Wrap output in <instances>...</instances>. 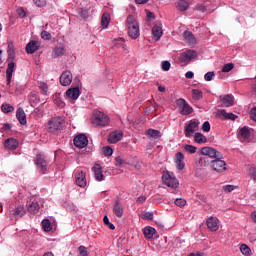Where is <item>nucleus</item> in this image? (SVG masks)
<instances>
[{"mask_svg": "<svg viewBox=\"0 0 256 256\" xmlns=\"http://www.w3.org/2000/svg\"><path fill=\"white\" fill-rule=\"evenodd\" d=\"M126 27L128 31V37L131 39H138L141 32L139 30V23L135 19V16L129 15L126 19Z\"/></svg>", "mask_w": 256, "mask_h": 256, "instance_id": "1", "label": "nucleus"}, {"mask_svg": "<svg viewBox=\"0 0 256 256\" xmlns=\"http://www.w3.org/2000/svg\"><path fill=\"white\" fill-rule=\"evenodd\" d=\"M93 125H96V127H105L109 125V116H107L105 113L101 111H94L93 113Z\"/></svg>", "mask_w": 256, "mask_h": 256, "instance_id": "2", "label": "nucleus"}, {"mask_svg": "<svg viewBox=\"0 0 256 256\" xmlns=\"http://www.w3.org/2000/svg\"><path fill=\"white\" fill-rule=\"evenodd\" d=\"M176 105L180 115H191V113H193V107H191V105H189L183 98L177 99Z\"/></svg>", "mask_w": 256, "mask_h": 256, "instance_id": "3", "label": "nucleus"}, {"mask_svg": "<svg viewBox=\"0 0 256 256\" xmlns=\"http://www.w3.org/2000/svg\"><path fill=\"white\" fill-rule=\"evenodd\" d=\"M65 120L61 117H55L48 121V131L50 133H55V131H59V129H63V125Z\"/></svg>", "mask_w": 256, "mask_h": 256, "instance_id": "4", "label": "nucleus"}, {"mask_svg": "<svg viewBox=\"0 0 256 256\" xmlns=\"http://www.w3.org/2000/svg\"><path fill=\"white\" fill-rule=\"evenodd\" d=\"M199 131V120L192 119L188 122L184 129L185 137H193V133Z\"/></svg>", "mask_w": 256, "mask_h": 256, "instance_id": "5", "label": "nucleus"}, {"mask_svg": "<svg viewBox=\"0 0 256 256\" xmlns=\"http://www.w3.org/2000/svg\"><path fill=\"white\" fill-rule=\"evenodd\" d=\"M201 155L205 157H210V159H223V154L215 148L203 147L201 149Z\"/></svg>", "mask_w": 256, "mask_h": 256, "instance_id": "6", "label": "nucleus"}, {"mask_svg": "<svg viewBox=\"0 0 256 256\" xmlns=\"http://www.w3.org/2000/svg\"><path fill=\"white\" fill-rule=\"evenodd\" d=\"M36 166L39 173H41L42 175H45V173H47L48 163L45 159V156H43L42 154L36 155Z\"/></svg>", "mask_w": 256, "mask_h": 256, "instance_id": "7", "label": "nucleus"}, {"mask_svg": "<svg viewBox=\"0 0 256 256\" xmlns=\"http://www.w3.org/2000/svg\"><path fill=\"white\" fill-rule=\"evenodd\" d=\"M162 179L167 187H171L172 189H177L179 187V180L169 174V172L163 174Z\"/></svg>", "mask_w": 256, "mask_h": 256, "instance_id": "8", "label": "nucleus"}, {"mask_svg": "<svg viewBox=\"0 0 256 256\" xmlns=\"http://www.w3.org/2000/svg\"><path fill=\"white\" fill-rule=\"evenodd\" d=\"M223 158H215V160H211L212 168L214 171L218 173H223V171H227V163L222 160Z\"/></svg>", "mask_w": 256, "mask_h": 256, "instance_id": "9", "label": "nucleus"}, {"mask_svg": "<svg viewBox=\"0 0 256 256\" xmlns=\"http://www.w3.org/2000/svg\"><path fill=\"white\" fill-rule=\"evenodd\" d=\"M197 57V52L195 50H186L179 56L180 63H189Z\"/></svg>", "mask_w": 256, "mask_h": 256, "instance_id": "10", "label": "nucleus"}, {"mask_svg": "<svg viewBox=\"0 0 256 256\" xmlns=\"http://www.w3.org/2000/svg\"><path fill=\"white\" fill-rule=\"evenodd\" d=\"M89 144V140L87 139V136L85 134H80L74 138V145L75 147H78V149H83L87 147Z\"/></svg>", "mask_w": 256, "mask_h": 256, "instance_id": "11", "label": "nucleus"}, {"mask_svg": "<svg viewBox=\"0 0 256 256\" xmlns=\"http://www.w3.org/2000/svg\"><path fill=\"white\" fill-rule=\"evenodd\" d=\"M73 81V74H71V71H64L60 76V84L63 85V87H69Z\"/></svg>", "mask_w": 256, "mask_h": 256, "instance_id": "12", "label": "nucleus"}, {"mask_svg": "<svg viewBox=\"0 0 256 256\" xmlns=\"http://www.w3.org/2000/svg\"><path fill=\"white\" fill-rule=\"evenodd\" d=\"M163 37V28H161V22H157L152 28V39L159 41Z\"/></svg>", "mask_w": 256, "mask_h": 256, "instance_id": "13", "label": "nucleus"}, {"mask_svg": "<svg viewBox=\"0 0 256 256\" xmlns=\"http://www.w3.org/2000/svg\"><path fill=\"white\" fill-rule=\"evenodd\" d=\"M75 181H76V185H78V187H87V178L85 176V172L78 171L75 174Z\"/></svg>", "mask_w": 256, "mask_h": 256, "instance_id": "14", "label": "nucleus"}, {"mask_svg": "<svg viewBox=\"0 0 256 256\" xmlns=\"http://www.w3.org/2000/svg\"><path fill=\"white\" fill-rule=\"evenodd\" d=\"M217 115L220 119H222V121H235V119L238 117L233 113H227L226 110H219Z\"/></svg>", "mask_w": 256, "mask_h": 256, "instance_id": "15", "label": "nucleus"}, {"mask_svg": "<svg viewBox=\"0 0 256 256\" xmlns=\"http://www.w3.org/2000/svg\"><path fill=\"white\" fill-rule=\"evenodd\" d=\"M221 103V107H233L235 105V97L231 94L224 95Z\"/></svg>", "mask_w": 256, "mask_h": 256, "instance_id": "16", "label": "nucleus"}, {"mask_svg": "<svg viewBox=\"0 0 256 256\" xmlns=\"http://www.w3.org/2000/svg\"><path fill=\"white\" fill-rule=\"evenodd\" d=\"M206 225L210 231H217L219 229V219L211 216L207 219Z\"/></svg>", "mask_w": 256, "mask_h": 256, "instance_id": "17", "label": "nucleus"}, {"mask_svg": "<svg viewBox=\"0 0 256 256\" xmlns=\"http://www.w3.org/2000/svg\"><path fill=\"white\" fill-rule=\"evenodd\" d=\"M92 171H94V177L96 181H103L105 179V176L103 175V167H101V164H95L92 168Z\"/></svg>", "mask_w": 256, "mask_h": 256, "instance_id": "18", "label": "nucleus"}, {"mask_svg": "<svg viewBox=\"0 0 256 256\" xmlns=\"http://www.w3.org/2000/svg\"><path fill=\"white\" fill-rule=\"evenodd\" d=\"M79 95H81L79 87L70 88L66 91V97H68V99H72L73 101H77V99H79Z\"/></svg>", "mask_w": 256, "mask_h": 256, "instance_id": "19", "label": "nucleus"}, {"mask_svg": "<svg viewBox=\"0 0 256 256\" xmlns=\"http://www.w3.org/2000/svg\"><path fill=\"white\" fill-rule=\"evenodd\" d=\"M113 213L116 215V217H123V204H121V201L119 199H116L114 205H113Z\"/></svg>", "mask_w": 256, "mask_h": 256, "instance_id": "20", "label": "nucleus"}, {"mask_svg": "<svg viewBox=\"0 0 256 256\" xmlns=\"http://www.w3.org/2000/svg\"><path fill=\"white\" fill-rule=\"evenodd\" d=\"M4 146L10 151H15V149L19 147V141H17V139L15 138H8L7 140H5Z\"/></svg>", "mask_w": 256, "mask_h": 256, "instance_id": "21", "label": "nucleus"}, {"mask_svg": "<svg viewBox=\"0 0 256 256\" xmlns=\"http://www.w3.org/2000/svg\"><path fill=\"white\" fill-rule=\"evenodd\" d=\"M27 211L25 210V207L23 206H18L15 208L14 212L10 214V219H19L25 215Z\"/></svg>", "mask_w": 256, "mask_h": 256, "instance_id": "22", "label": "nucleus"}, {"mask_svg": "<svg viewBox=\"0 0 256 256\" xmlns=\"http://www.w3.org/2000/svg\"><path fill=\"white\" fill-rule=\"evenodd\" d=\"M25 49H26V53H28V55H33V53H35V51H37L39 49V42L32 40L26 45Z\"/></svg>", "mask_w": 256, "mask_h": 256, "instance_id": "23", "label": "nucleus"}, {"mask_svg": "<svg viewBox=\"0 0 256 256\" xmlns=\"http://www.w3.org/2000/svg\"><path fill=\"white\" fill-rule=\"evenodd\" d=\"M16 118L18 119L20 125H27V115L23 108H18L16 111Z\"/></svg>", "mask_w": 256, "mask_h": 256, "instance_id": "24", "label": "nucleus"}, {"mask_svg": "<svg viewBox=\"0 0 256 256\" xmlns=\"http://www.w3.org/2000/svg\"><path fill=\"white\" fill-rule=\"evenodd\" d=\"M15 71V62H9L6 69V79L7 85H11V79L13 77V72Z\"/></svg>", "mask_w": 256, "mask_h": 256, "instance_id": "25", "label": "nucleus"}, {"mask_svg": "<svg viewBox=\"0 0 256 256\" xmlns=\"http://www.w3.org/2000/svg\"><path fill=\"white\" fill-rule=\"evenodd\" d=\"M121 139H123V131L112 132L108 137L110 143H118Z\"/></svg>", "mask_w": 256, "mask_h": 256, "instance_id": "26", "label": "nucleus"}, {"mask_svg": "<svg viewBox=\"0 0 256 256\" xmlns=\"http://www.w3.org/2000/svg\"><path fill=\"white\" fill-rule=\"evenodd\" d=\"M183 37L186 41V43H189L190 45H195L196 43V39H195V35H193V32L191 31H184L183 33Z\"/></svg>", "mask_w": 256, "mask_h": 256, "instance_id": "27", "label": "nucleus"}, {"mask_svg": "<svg viewBox=\"0 0 256 256\" xmlns=\"http://www.w3.org/2000/svg\"><path fill=\"white\" fill-rule=\"evenodd\" d=\"M148 139H159L161 137V131L155 129H148L146 131Z\"/></svg>", "mask_w": 256, "mask_h": 256, "instance_id": "28", "label": "nucleus"}, {"mask_svg": "<svg viewBox=\"0 0 256 256\" xmlns=\"http://www.w3.org/2000/svg\"><path fill=\"white\" fill-rule=\"evenodd\" d=\"M109 23H111V15L105 12L101 18V26L103 29H107V27H109Z\"/></svg>", "mask_w": 256, "mask_h": 256, "instance_id": "29", "label": "nucleus"}, {"mask_svg": "<svg viewBox=\"0 0 256 256\" xmlns=\"http://www.w3.org/2000/svg\"><path fill=\"white\" fill-rule=\"evenodd\" d=\"M7 53H8L7 61H9V63H13V61H15V49H14L13 43L8 44Z\"/></svg>", "mask_w": 256, "mask_h": 256, "instance_id": "30", "label": "nucleus"}, {"mask_svg": "<svg viewBox=\"0 0 256 256\" xmlns=\"http://www.w3.org/2000/svg\"><path fill=\"white\" fill-rule=\"evenodd\" d=\"M176 9L178 11H187V9H189V2L185 0H178L176 3Z\"/></svg>", "mask_w": 256, "mask_h": 256, "instance_id": "31", "label": "nucleus"}, {"mask_svg": "<svg viewBox=\"0 0 256 256\" xmlns=\"http://www.w3.org/2000/svg\"><path fill=\"white\" fill-rule=\"evenodd\" d=\"M155 228L147 226L143 229L144 236L146 239H153V235H155Z\"/></svg>", "mask_w": 256, "mask_h": 256, "instance_id": "32", "label": "nucleus"}, {"mask_svg": "<svg viewBox=\"0 0 256 256\" xmlns=\"http://www.w3.org/2000/svg\"><path fill=\"white\" fill-rule=\"evenodd\" d=\"M39 203L38 202H31V204L28 205V213H33L34 215L39 213Z\"/></svg>", "mask_w": 256, "mask_h": 256, "instance_id": "33", "label": "nucleus"}, {"mask_svg": "<svg viewBox=\"0 0 256 256\" xmlns=\"http://www.w3.org/2000/svg\"><path fill=\"white\" fill-rule=\"evenodd\" d=\"M194 141L195 143L199 144L207 143V137H205V135H203L202 133L197 132L194 134Z\"/></svg>", "mask_w": 256, "mask_h": 256, "instance_id": "34", "label": "nucleus"}, {"mask_svg": "<svg viewBox=\"0 0 256 256\" xmlns=\"http://www.w3.org/2000/svg\"><path fill=\"white\" fill-rule=\"evenodd\" d=\"M114 49H121V47H125V39L117 38L113 40Z\"/></svg>", "mask_w": 256, "mask_h": 256, "instance_id": "35", "label": "nucleus"}, {"mask_svg": "<svg viewBox=\"0 0 256 256\" xmlns=\"http://www.w3.org/2000/svg\"><path fill=\"white\" fill-rule=\"evenodd\" d=\"M192 98L194 99V101H200V99H203V91L199 89H193Z\"/></svg>", "mask_w": 256, "mask_h": 256, "instance_id": "36", "label": "nucleus"}, {"mask_svg": "<svg viewBox=\"0 0 256 256\" xmlns=\"http://www.w3.org/2000/svg\"><path fill=\"white\" fill-rule=\"evenodd\" d=\"M239 133L242 139H249V137H251V132L249 131V128H247V126L241 128Z\"/></svg>", "mask_w": 256, "mask_h": 256, "instance_id": "37", "label": "nucleus"}, {"mask_svg": "<svg viewBox=\"0 0 256 256\" xmlns=\"http://www.w3.org/2000/svg\"><path fill=\"white\" fill-rule=\"evenodd\" d=\"M196 11H201V13H211V7L203 4H198L196 6Z\"/></svg>", "mask_w": 256, "mask_h": 256, "instance_id": "38", "label": "nucleus"}, {"mask_svg": "<svg viewBox=\"0 0 256 256\" xmlns=\"http://www.w3.org/2000/svg\"><path fill=\"white\" fill-rule=\"evenodd\" d=\"M240 251H241L242 255L251 256V248H249V246H247V244H242L240 246Z\"/></svg>", "mask_w": 256, "mask_h": 256, "instance_id": "39", "label": "nucleus"}, {"mask_svg": "<svg viewBox=\"0 0 256 256\" xmlns=\"http://www.w3.org/2000/svg\"><path fill=\"white\" fill-rule=\"evenodd\" d=\"M183 149L186 153H190L191 155H193V153H197V147L193 145L186 144L183 146Z\"/></svg>", "mask_w": 256, "mask_h": 256, "instance_id": "40", "label": "nucleus"}, {"mask_svg": "<svg viewBox=\"0 0 256 256\" xmlns=\"http://www.w3.org/2000/svg\"><path fill=\"white\" fill-rule=\"evenodd\" d=\"M42 227H43L44 231H46L47 233H49V231H51V229H53L51 227V221H49V219H44L42 221Z\"/></svg>", "mask_w": 256, "mask_h": 256, "instance_id": "41", "label": "nucleus"}, {"mask_svg": "<svg viewBox=\"0 0 256 256\" xmlns=\"http://www.w3.org/2000/svg\"><path fill=\"white\" fill-rule=\"evenodd\" d=\"M1 110L3 113H13L15 111V108L9 104H2Z\"/></svg>", "mask_w": 256, "mask_h": 256, "instance_id": "42", "label": "nucleus"}, {"mask_svg": "<svg viewBox=\"0 0 256 256\" xmlns=\"http://www.w3.org/2000/svg\"><path fill=\"white\" fill-rule=\"evenodd\" d=\"M53 52L55 57H61L62 55H65V48L61 46L56 47Z\"/></svg>", "mask_w": 256, "mask_h": 256, "instance_id": "43", "label": "nucleus"}, {"mask_svg": "<svg viewBox=\"0 0 256 256\" xmlns=\"http://www.w3.org/2000/svg\"><path fill=\"white\" fill-rule=\"evenodd\" d=\"M235 67V64L233 63H227L222 68V73H229V71H233V68Z\"/></svg>", "mask_w": 256, "mask_h": 256, "instance_id": "44", "label": "nucleus"}, {"mask_svg": "<svg viewBox=\"0 0 256 256\" xmlns=\"http://www.w3.org/2000/svg\"><path fill=\"white\" fill-rule=\"evenodd\" d=\"M103 221H104V225H106V227H108V229H111V231H115V225L113 223L109 222V217L104 216Z\"/></svg>", "mask_w": 256, "mask_h": 256, "instance_id": "45", "label": "nucleus"}, {"mask_svg": "<svg viewBox=\"0 0 256 256\" xmlns=\"http://www.w3.org/2000/svg\"><path fill=\"white\" fill-rule=\"evenodd\" d=\"M115 165H116V167H121L122 165H127V162H125V160H123V158H121V156H117L115 158Z\"/></svg>", "mask_w": 256, "mask_h": 256, "instance_id": "46", "label": "nucleus"}, {"mask_svg": "<svg viewBox=\"0 0 256 256\" xmlns=\"http://www.w3.org/2000/svg\"><path fill=\"white\" fill-rule=\"evenodd\" d=\"M175 205H177V207H185V205H187V200L183 199V198H178L174 201Z\"/></svg>", "mask_w": 256, "mask_h": 256, "instance_id": "47", "label": "nucleus"}, {"mask_svg": "<svg viewBox=\"0 0 256 256\" xmlns=\"http://www.w3.org/2000/svg\"><path fill=\"white\" fill-rule=\"evenodd\" d=\"M78 255L79 256H89V253L87 252V247L85 246H80L78 248Z\"/></svg>", "mask_w": 256, "mask_h": 256, "instance_id": "48", "label": "nucleus"}, {"mask_svg": "<svg viewBox=\"0 0 256 256\" xmlns=\"http://www.w3.org/2000/svg\"><path fill=\"white\" fill-rule=\"evenodd\" d=\"M103 153L105 157H111V155H113V148H111L110 146H106L104 147Z\"/></svg>", "mask_w": 256, "mask_h": 256, "instance_id": "49", "label": "nucleus"}, {"mask_svg": "<svg viewBox=\"0 0 256 256\" xmlns=\"http://www.w3.org/2000/svg\"><path fill=\"white\" fill-rule=\"evenodd\" d=\"M202 131H204V133H209V131H211V124H209V121L202 124Z\"/></svg>", "mask_w": 256, "mask_h": 256, "instance_id": "50", "label": "nucleus"}, {"mask_svg": "<svg viewBox=\"0 0 256 256\" xmlns=\"http://www.w3.org/2000/svg\"><path fill=\"white\" fill-rule=\"evenodd\" d=\"M215 77V72H207L204 75L205 81H213V78Z\"/></svg>", "mask_w": 256, "mask_h": 256, "instance_id": "51", "label": "nucleus"}, {"mask_svg": "<svg viewBox=\"0 0 256 256\" xmlns=\"http://www.w3.org/2000/svg\"><path fill=\"white\" fill-rule=\"evenodd\" d=\"M205 163H206L205 158L201 157V158H199V160L196 162V167H197L198 169H201V167H205Z\"/></svg>", "mask_w": 256, "mask_h": 256, "instance_id": "52", "label": "nucleus"}, {"mask_svg": "<svg viewBox=\"0 0 256 256\" xmlns=\"http://www.w3.org/2000/svg\"><path fill=\"white\" fill-rule=\"evenodd\" d=\"M170 69H171V62L170 61L162 62V70L163 71H169Z\"/></svg>", "mask_w": 256, "mask_h": 256, "instance_id": "53", "label": "nucleus"}, {"mask_svg": "<svg viewBox=\"0 0 256 256\" xmlns=\"http://www.w3.org/2000/svg\"><path fill=\"white\" fill-rule=\"evenodd\" d=\"M41 37L45 40V41H50L51 39V33L47 32V31H42L41 32Z\"/></svg>", "mask_w": 256, "mask_h": 256, "instance_id": "54", "label": "nucleus"}, {"mask_svg": "<svg viewBox=\"0 0 256 256\" xmlns=\"http://www.w3.org/2000/svg\"><path fill=\"white\" fill-rule=\"evenodd\" d=\"M142 219H147L148 221H153V213L151 212H145L142 215Z\"/></svg>", "mask_w": 256, "mask_h": 256, "instance_id": "55", "label": "nucleus"}, {"mask_svg": "<svg viewBox=\"0 0 256 256\" xmlns=\"http://www.w3.org/2000/svg\"><path fill=\"white\" fill-rule=\"evenodd\" d=\"M33 2L35 5H37V7H45V5H47L46 0H33Z\"/></svg>", "mask_w": 256, "mask_h": 256, "instance_id": "56", "label": "nucleus"}, {"mask_svg": "<svg viewBox=\"0 0 256 256\" xmlns=\"http://www.w3.org/2000/svg\"><path fill=\"white\" fill-rule=\"evenodd\" d=\"M175 163H176V168H177L179 171H183V169H185V162L180 161V162H175Z\"/></svg>", "mask_w": 256, "mask_h": 256, "instance_id": "57", "label": "nucleus"}, {"mask_svg": "<svg viewBox=\"0 0 256 256\" xmlns=\"http://www.w3.org/2000/svg\"><path fill=\"white\" fill-rule=\"evenodd\" d=\"M234 189H235V186L233 185L223 186V190L225 191V193H231V191H233Z\"/></svg>", "mask_w": 256, "mask_h": 256, "instance_id": "58", "label": "nucleus"}, {"mask_svg": "<svg viewBox=\"0 0 256 256\" xmlns=\"http://www.w3.org/2000/svg\"><path fill=\"white\" fill-rule=\"evenodd\" d=\"M80 16L82 17V19H87V17H89V10L82 9L80 11Z\"/></svg>", "mask_w": 256, "mask_h": 256, "instance_id": "59", "label": "nucleus"}, {"mask_svg": "<svg viewBox=\"0 0 256 256\" xmlns=\"http://www.w3.org/2000/svg\"><path fill=\"white\" fill-rule=\"evenodd\" d=\"M250 119H252V121H256V107L251 109V111H250Z\"/></svg>", "mask_w": 256, "mask_h": 256, "instance_id": "60", "label": "nucleus"}, {"mask_svg": "<svg viewBox=\"0 0 256 256\" xmlns=\"http://www.w3.org/2000/svg\"><path fill=\"white\" fill-rule=\"evenodd\" d=\"M183 159H185V155L182 152L176 153V162L183 161Z\"/></svg>", "mask_w": 256, "mask_h": 256, "instance_id": "61", "label": "nucleus"}, {"mask_svg": "<svg viewBox=\"0 0 256 256\" xmlns=\"http://www.w3.org/2000/svg\"><path fill=\"white\" fill-rule=\"evenodd\" d=\"M40 89H42V93H43V95H45L46 93H47V91H48V87H47V84H45V83H42L41 85H40Z\"/></svg>", "mask_w": 256, "mask_h": 256, "instance_id": "62", "label": "nucleus"}, {"mask_svg": "<svg viewBox=\"0 0 256 256\" xmlns=\"http://www.w3.org/2000/svg\"><path fill=\"white\" fill-rule=\"evenodd\" d=\"M145 201H147V197L140 196L137 198L136 203L141 204V203H145Z\"/></svg>", "mask_w": 256, "mask_h": 256, "instance_id": "63", "label": "nucleus"}, {"mask_svg": "<svg viewBox=\"0 0 256 256\" xmlns=\"http://www.w3.org/2000/svg\"><path fill=\"white\" fill-rule=\"evenodd\" d=\"M250 174L252 175V178L254 179V181H256V168H251Z\"/></svg>", "mask_w": 256, "mask_h": 256, "instance_id": "64", "label": "nucleus"}]
</instances>
